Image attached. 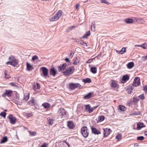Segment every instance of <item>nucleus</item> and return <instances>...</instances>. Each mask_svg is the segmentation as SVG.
I'll list each match as a JSON object with an SVG mask.
<instances>
[{
	"instance_id": "1",
	"label": "nucleus",
	"mask_w": 147,
	"mask_h": 147,
	"mask_svg": "<svg viewBox=\"0 0 147 147\" xmlns=\"http://www.w3.org/2000/svg\"><path fill=\"white\" fill-rule=\"evenodd\" d=\"M62 13V11L61 10H59L57 12L55 15L49 18V21L51 22H54L57 20L61 17Z\"/></svg>"
},
{
	"instance_id": "2",
	"label": "nucleus",
	"mask_w": 147,
	"mask_h": 147,
	"mask_svg": "<svg viewBox=\"0 0 147 147\" xmlns=\"http://www.w3.org/2000/svg\"><path fill=\"white\" fill-rule=\"evenodd\" d=\"M74 71V67H71L67 68L65 71L63 72V74L65 76H69L72 74Z\"/></svg>"
},
{
	"instance_id": "3",
	"label": "nucleus",
	"mask_w": 147,
	"mask_h": 147,
	"mask_svg": "<svg viewBox=\"0 0 147 147\" xmlns=\"http://www.w3.org/2000/svg\"><path fill=\"white\" fill-rule=\"evenodd\" d=\"M81 132L83 136L85 137H87L88 135V129L87 127H83L81 128Z\"/></svg>"
},
{
	"instance_id": "4",
	"label": "nucleus",
	"mask_w": 147,
	"mask_h": 147,
	"mask_svg": "<svg viewBox=\"0 0 147 147\" xmlns=\"http://www.w3.org/2000/svg\"><path fill=\"white\" fill-rule=\"evenodd\" d=\"M69 86L70 89L73 90L76 88H80L81 86L78 83L74 84L73 83H71L70 84Z\"/></svg>"
},
{
	"instance_id": "5",
	"label": "nucleus",
	"mask_w": 147,
	"mask_h": 147,
	"mask_svg": "<svg viewBox=\"0 0 147 147\" xmlns=\"http://www.w3.org/2000/svg\"><path fill=\"white\" fill-rule=\"evenodd\" d=\"M8 118L9 120L10 123L11 124H14L16 122V118L12 115H9Z\"/></svg>"
},
{
	"instance_id": "6",
	"label": "nucleus",
	"mask_w": 147,
	"mask_h": 147,
	"mask_svg": "<svg viewBox=\"0 0 147 147\" xmlns=\"http://www.w3.org/2000/svg\"><path fill=\"white\" fill-rule=\"evenodd\" d=\"M42 70L43 75L44 77L47 76L48 74V69L46 67H42L40 68Z\"/></svg>"
},
{
	"instance_id": "7",
	"label": "nucleus",
	"mask_w": 147,
	"mask_h": 147,
	"mask_svg": "<svg viewBox=\"0 0 147 147\" xmlns=\"http://www.w3.org/2000/svg\"><path fill=\"white\" fill-rule=\"evenodd\" d=\"M140 85V78L139 77H136L134 79L133 83V86L137 87Z\"/></svg>"
},
{
	"instance_id": "8",
	"label": "nucleus",
	"mask_w": 147,
	"mask_h": 147,
	"mask_svg": "<svg viewBox=\"0 0 147 147\" xmlns=\"http://www.w3.org/2000/svg\"><path fill=\"white\" fill-rule=\"evenodd\" d=\"M66 112L64 109L60 108L59 109L58 111V114L59 116H64L65 115Z\"/></svg>"
},
{
	"instance_id": "9",
	"label": "nucleus",
	"mask_w": 147,
	"mask_h": 147,
	"mask_svg": "<svg viewBox=\"0 0 147 147\" xmlns=\"http://www.w3.org/2000/svg\"><path fill=\"white\" fill-rule=\"evenodd\" d=\"M104 130V135L105 136H107L111 132V131L109 128L103 129Z\"/></svg>"
},
{
	"instance_id": "10",
	"label": "nucleus",
	"mask_w": 147,
	"mask_h": 147,
	"mask_svg": "<svg viewBox=\"0 0 147 147\" xmlns=\"http://www.w3.org/2000/svg\"><path fill=\"white\" fill-rule=\"evenodd\" d=\"M111 86L113 89L117 88L118 87V85L116 81H112L111 84Z\"/></svg>"
},
{
	"instance_id": "11",
	"label": "nucleus",
	"mask_w": 147,
	"mask_h": 147,
	"mask_svg": "<svg viewBox=\"0 0 147 147\" xmlns=\"http://www.w3.org/2000/svg\"><path fill=\"white\" fill-rule=\"evenodd\" d=\"M6 63L7 64H9L10 65L14 67L15 66L17 65V63L16 60L15 59L12 60L11 61L7 62Z\"/></svg>"
},
{
	"instance_id": "12",
	"label": "nucleus",
	"mask_w": 147,
	"mask_h": 147,
	"mask_svg": "<svg viewBox=\"0 0 147 147\" xmlns=\"http://www.w3.org/2000/svg\"><path fill=\"white\" fill-rule=\"evenodd\" d=\"M12 92V91L10 90H6L4 94L3 95V96L4 97H5L6 96L10 97L11 96V93Z\"/></svg>"
},
{
	"instance_id": "13",
	"label": "nucleus",
	"mask_w": 147,
	"mask_h": 147,
	"mask_svg": "<svg viewBox=\"0 0 147 147\" xmlns=\"http://www.w3.org/2000/svg\"><path fill=\"white\" fill-rule=\"evenodd\" d=\"M134 19H132L129 18H126L124 20L125 22L127 24H132L134 22Z\"/></svg>"
},
{
	"instance_id": "14",
	"label": "nucleus",
	"mask_w": 147,
	"mask_h": 147,
	"mask_svg": "<svg viewBox=\"0 0 147 147\" xmlns=\"http://www.w3.org/2000/svg\"><path fill=\"white\" fill-rule=\"evenodd\" d=\"M91 129L92 133L95 134H100V132L99 130L92 127H91Z\"/></svg>"
},
{
	"instance_id": "15",
	"label": "nucleus",
	"mask_w": 147,
	"mask_h": 147,
	"mask_svg": "<svg viewBox=\"0 0 147 147\" xmlns=\"http://www.w3.org/2000/svg\"><path fill=\"white\" fill-rule=\"evenodd\" d=\"M50 75L54 76L57 73L56 71L54 68H52L50 70Z\"/></svg>"
},
{
	"instance_id": "16",
	"label": "nucleus",
	"mask_w": 147,
	"mask_h": 147,
	"mask_svg": "<svg viewBox=\"0 0 147 147\" xmlns=\"http://www.w3.org/2000/svg\"><path fill=\"white\" fill-rule=\"evenodd\" d=\"M40 86L39 84L38 83H34L33 85V88L34 90H35L37 89H39Z\"/></svg>"
},
{
	"instance_id": "17",
	"label": "nucleus",
	"mask_w": 147,
	"mask_h": 147,
	"mask_svg": "<svg viewBox=\"0 0 147 147\" xmlns=\"http://www.w3.org/2000/svg\"><path fill=\"white\" fill-rule=\"evenodd\" d=\"M93 96V93L90 92L88 94L84 96V98L85 99H88Z\"/></svg>"
},
{
	"instance_id": "18",
	"label": "nucleus",
	"mask_w": 147,
	"mask_h": 147,
	"mask_svg": "<svg viewBox=\"0 0 147 147\" xmlns=\"http://www.w3.org/2000/svg\"><path fill=\"white\" fill-rule=\"evenodd\" d=\"M26 66L27 69L28 71H31L33 69V66L28 62L26 63Z\"/></svg>"
},
{
	"instance_id": "19",
	"label": "nucleus",
	"mask_w": 147,
	"mask_h": 147,
	"mask_svg": "<svg viewBox=\"0 0 147 147\" xmlns=\"http://www.w3.org/2000/svg\"><path fill=\"white\" fill-rule=\"evenodd\" d=\"M133 85H130L129 87L127 89V90L128 94H130L133 90Z\"/></svg>"
},
{
	"instance_id": "20",
	"label": "nucleus",
	"mask_w": 147,
	"mask_h": 147,
	"mask_svg": "<svg viewBox=\"0 0 147 147\" xmlns=\"http://www.w3.org/2000/svg\"><path fill=\"white\" fill-rule=\"evenodd\" d=\"M144 124L143 123H138L137 124V129L138 130H140L141 128L142 127H145L144 126Z\"/></svg>"
},
{
	"instance_id": "21",
	"label": "nucleus",
	"mask_w": 147,
	"mask_h": 147,
	"mask_svg": "<svg viewBox=\"0 0 147 147\" xmlns=\"http://www.w3.org/2000/svg\"><path fill=\"white\" fill-rule=\"evenodd\" d=\"M129 77L127 75H125L123 76L122 78V80L124 82H125L127 81H128L129 80Z\"/></svg>"
},
{
	"instance_id": "22",
	"label": "nucleus",
	"mask_w": 147,
	"mask_h": 147,
	"mask_svg": "<svg viewBox=\"0 0 147 147\" xmlns=\"http://www.w3.org/2000/svg\"><path fill=\"white\" fill-rule=\"evenodd\" d=\"M134 63L133 62H130L128 63L127 65V67L129 69L131 68L134 66Z\"/></svg>"
},
{
	"instance_id": "23",
	"label": "nucleus",
	"mask_w": 147,
	"mask_h": 147,
	"mask_svg": "<svg viewBox=\"0 0 147 147\" xmlns=\"http://www.w3.org/2000/svg\"><path fill=\"white\" fill-rule=\"evenodd\" d=\"M67 126L70 129L73 128L74 127V125L73 123L70 121L68 122Z\"/></svg>"
},
{
	"instance_id": "24",
	"label": "nucleus",
	"mask_w": 147,
	"mask_h": 147,
	"mask_svg": "<svg viewBox=\"0 0 147 147\" xmlns=\"http://www.w3.org/2000/svg\"><path fill=\"white\" fill-rule=\"evenodd\" d=\"M91 72L93 74H95L97 72V69L95 67H91L90 68Z\"/></svg>"
},
{
	"instance_id": "25",
	"label": "nucleus",
	"mask_w": 147,
	"mask_h": 147,
	"mask_svg": "<svg viewBox=\"0 0 147 147\" xmlns=\"http://www.w3.org/2000/svg\"><path fill=\"white\" fill-rule=\"evenodd\" d=\"M105 119V117L103 116H100L98 117L97 121L101 122L103 121Z\"/></svg>"
},
{
	"instance_id": "26",
	"label": "nucleus",
	"mask_w": 147,
	"mask_h": 147,
	"mask_svg": "<svg viewBox=\"0 0 147 147\" xmlns=\"http://www.w3.org/2000/svg\"><path fill=\"white\" fill-rule=\"evenodd\" d=\"M119 107L120 110L123 111H125L126 109V108L125 106L122 105H119Z\"/></svg>"
},
{
	"instance_id": "27",
	"label": "nucleus",
	"mask_w": 147,
	"mask_h": 147,
	"mask_svg": "<svg viewBox=\"0 0 147 147\" xmlns=\"http://www.w3.org/2000/svg\"><path fill=\"white\" fill-rule=\"evenodd\" d=\"M90 31H89L86 33L82 37V38H87L88 36L90 35Z\"/></svg>"
},
{
	"instance_id": "28",
	"label": "nucleus",
	"mask_w": 147,
	"mask_h": 147,
	"mask_svg": "<svg viewBox=\"0 0 147 147\" xmlns=\"http://www.w3.org/2000/svg\"><path fill=\"white\" fill-rule=\"evenodd\" d=\"M28 103L29 105H34L35 104L34 102V98H32L31 100L29 101L28 102Z\"/></svg>"
},
{
	"instance_id": "29",
	"label": "nucleus",
	"mask_w": 147,
	"mask_h": 147,
	"mask_svg": "<svg viewBox=\"0 0 147 147\" xmlns=\"http://www.w3.org/2000/svg\"><path fill=\"white\" fill-rule=\"evenodd\" d=\"M42 105L44 107L45 109H47L49 108L50 107V104L47 103H44L42 104Z\"/></svg>"
},
{
	"instance_id": "30",
	"label": "nucleus",
	"mask_w": 147,
	"mask_h": 147,
	"mask_svg": "<svg viewBox=\"0 0 147 147\" xmlns=\"http://www.w3.org/2000/svg\"><path fill=\"white\" fill-rule=\"evenodd\" d=\"M47 121L48 123L51 125L53 123V119H51L50 118L47 119Z\"/></svg>"
},
{
	"instance_id": "31",
	"label": "nucleus",
	"mask_w": 147,
	"mask_h": 147,
	"mask_svg": "<svg viewBox=\"0 0 147 147\" xmlns=\"http://www.w3.org/2000/svg\"><path fill=\"white\" fill-rule=\"evenodd\" d=\"M8 139L7 137H4L1 141V143H3L6 142L7 141Z\"/></svg>"
},
{
	"instance_id": "32",
	"label": "nucleus",
	"mask_w": 147,
	"mask_h": 147,
	"mask_svg": "<svg viewBox=\"0 0 147 147\" xmlns=\"http://www.w3.org/2000/svg\"><path fill=\"white\" fill-rule=\"evenodd\" d=\"M83 81L86 83H89L91 82V80L90 78H86L85 79H83Z\"/></svg>"
},
{
	"instance_id": "33",
	"label": "nucleus",
	"mask_w": 147,
	"mask_h": 147,
	"mask_svg": "<svg viewBox=\"0 0 147 147\" xmlns=\"http://www.w3.org/2000/svg\"><path fill=\"white\" fill-rule=\"evenodd\" d=\"M29 94L28 93L27 95L24 96V99L26 101L29 98Z\"/></svg>"
},
{
	"instance_id": "34",
	"label": "nucleus",
	"mask_w": 147,
	"mask_h": 147,
	"mask_svg": "<svg viewBox=\"0 0 147 147\" xmlns=\"http://www.w3.org/2000/svg\"><path fill=\"white\" fill-rule=\"evenodd\" d=\"M79 43L83 45L84 46H87V44L84 41L81 40L79 42Z\"/></svg>"
},
{
	"instance_id": "35",
	"label": "nucleus",
	"mask_w": 147,
	"mask_h": 147,
	"mask_svg": "<svg viewBox=\"0 0 147 147\" xmlns=\"http://www.w3.org/2000/svg\"><path fill=\"white\" fill-rule=\"evenodd\" d=\"M7 71H5L4 74L5 76L4 78H10L9 76L7 74Z\"/></svg>"
},
{
	"instance_id": "36",
	"label": "nucleus",
	"mask_w": 147,
	"mask_h": 147,
	"mask_svg": "<svg viewBox=\"0 0 147 147\" xmlns=\"http://www.w3.org/2000/svg\"><path fill=\"white\" fill-rule=\"evenodd\" d=\"M97 107H94L93 108H90V109L89 110V111H88L89 113H91L92 111H93L94 109H96Z\"/></svg>"
},
{
	"instance_id": "37",
	"label": "nucleus",
	"mask_w": 147,
	"mask_h": 147,
	"mask_svg": "<svg viewBox=\"0 0 147 147\" xmlns=\"http://www.w3.org/2000/svg\"><path fill=\"white\" fill-rule=\"evenodd\" d=\"M6 113L5 112H2L0 113V116L2 117H3L4 118H5L6 116Z\"/></svg>"
},
{
	"instance_id": "38",
	"label": "nucleus",
	"mask_w": 147,
	"mask_h": 147,
	"mask_svg": "<svg viewBox=\"0 0 147 147\" xmlns=\"http://www.w3.org/2000/svg\"><path fill=\"white\" fill-rule=\"evenodd\" d=\"M67 65V64L66 63H64L62 65H60V66L61 67L63 70H64L65 69Z\"/></svg>"
},
{
	"instance_id": "39",
	"label": "nucleus",
	"mask_w": 147,
	"mask_h": 147,
	"mask_svg": "<svg viewBox=\"0 0 147 147\" xmlns=\"http://www.w3.org/2000/svg\"><path fill=\"white\" fill-rule=\"evenodd\" d=\"M144 138L142 136L138 137L137 140H144Z\"/></svg>"
},
{
	"instance_id": "40",
	"label": "nucleus",
	"mask_w": 147,
	"mask_h": 147,
	"mask_svg": "<svg viewBox=\"0 0 147 147\" xmlns=\"http://www.w3.org/2000/svg\"><path fill=\"white\" fill-rule=\"evenodd\" d=\"M116 138L118 140V141H119L121 140V136L120 135H117L116 136Z\"/></svg>"
},
{
	"instance_id": "41",
	"label": "nucleus",
	"mask_w": 147,
	"mask_h": 147,
	"mask_svg": "<svg viewBox=\"0 0 147 147\" xmlns=\"http://www.w3.org/2000/svg\"><path fill=\"white\" fill-rule=\"evenodd\" d=\"M38 57L37 55H35L34 56L32 57V60H33V61H35L37 59H38Z\"/></svg>"
},
{
	"instance_id": "42",
	"label": "nucleus",
	"mask_w": 147,
	"mask_h": 147,
	"mask_svg": "<svg viewBox=\"0 0 147 147\" xmlns=\"http://www.w3.org/2000/svg\"><path fill=\"white\" fill-rule=\"evenodd\" d=\"M135 20H136V21H141V22H144L143 19H141V18H134Z\"/></svg>"
},
{
	"instance_id": "43",
	"label": "nucleus",
	"mask_w": 147,
	"mask_h": 147,
	"mask_svg": "<svg viewBox=\"0 0 147 147\" xmlns=\"http://www.w3.org/2000/svg\"><path fill=\"white\" fill-rule=\"evenodd\" d=\"M90 105H86L85 106V109L86 110L88 111H89V110L90 109Z\"/></svg>"
},
{
	"instance_id": "44",
	"label": "nucleus",
	"mask_w": 147,
	"mask_h": 147,
	"mask_svg": "<svg viewBox=\"0 0 147 147\" xmlns=\"http://www.w3.org/2000/svg\"><path fill=\"white\" fill-rule=\"evenodd\" d=\"M142 47L144 49H147V44H146V43H144L142 45Z\"/></svg>"
},
{
	"instance_id": "45",
	"label": "nucleus",
	"mask_w": 147,
	"mask_h": 147,
	"mask_svg": "<svg viewBox=\"0 0 147 147\" xmlns=\"http://www.w3.org/2000/svg\"><path fill=\"white\" fill-rule=\"evenodd\" d=\"M100 2L102 3H104L106 4H109V3L106 0H101Z\"/></svg>"
},
{
	"instance_id": "46",
	"label": "nucleus",
	"mask_w": 147,
	"mask_h": 147,
	"mask_svg": "<svg viewBox=\"0 0 147 147\" xmlns=\"http://www.w3.org/2000/svg\"><path fill=\"white\" fill-rule=\"evenodd\" d=\"M79 63V61L77 59H76L73 62V64L75 65H77Z\"/></svg>"
},
{
	"instance_id": "47",
	"label": "nucleus",
	"mask_w": 147,
	"mask_h": 147,
	"mask_svg": "<svg viewBox=\"0 0 147 147\" xmlns=\"http://www.w3.org/2000/svg\"><path fill=\"white\" fill-rule=\"evenodd\" d=\"M139 97L141 99H144V95L143 94L140 95V96H139Z\"/></svg>"
},
{
	"instance_id": "48",
	"label": "nucleus",
	"mask_w": 147,
	"mask_h": 147,
	"mask_svg": "<svg viewBox=\"0 0 147 147\" xmlns=\"http://www.w3.org/2000/svg\"><path fill=\"white\" fill-rule=\"evenodd\" d=\"M48 144L46 143H44L40 146V147H47Z\"/></svg>"
},
{
	"instance_id": "49",
	"label": "nucleus",
	"mask_w": 147,
	"mask_h": 147,
	"mask_svg": "<svg viewBox=\"0 0 147 147\" xmlns=\"http://www.w3.org/2000/svg\"><path fill=\"white\" fill-rule=\"evenodd\" d=\"M121 51L122 52V53L123 54L126 51V49L125 48H122L121 50Z\"/></svg>"
},
{
	"instance_id": "50",
	"label": "nucleus",
	"mask_w": 147,
	"mask_h": 147,
	"mask_svg": "<svg viewBox=\"0 0 147 147\" xmlns=\"http://www.w3.org/2000/svg\"><path fill=\"white\" fill-rule=\"evenodd\" d=\"M142 60L143 61H145L147 59V57L146 56L143 57L142 58Z\"/></svg>"
},
{
	"instance_id": "51",
	"label": "nucleus",
	"mask_w": 147,
	"mask_h": 147,
	"mask_svg": "<svg viewBox=\"0 0 147 147\" xmlns=\"http://www.w3.org/2000/svg\"><path fill=\"white\" fill-rule=\"evenodd\" d=\"M144 89L146 93L147 94V86H144Z\"/></svg>"
},
{
	"instance_id": "52",
	"label": "nucleus",
	"mask_w": 147,
	"mask_h": 147,
	"mask_svg": "<svg viewBox=\"0 0 147 147\" xmlns=\"http://www.w3.org/2000/svg\"><path fill=\"white\" fill-rule=\"evenodd\" d=\"M74 55V53H73V52H71L69 55V57L70 58H71L73 57Z\"/></svg>"
},
{
	"instance_id": "53",
	"label": "nucleus",
	"mask_w": 147,
	"mask_h": 147,
	"mask_svg": "<svg viewBox=\"0 0 147 147\" xmlns=\"http://www.w3.org/2000/svg\"><path fill=\"white\" fill-rule=\"evenodd\" d=\"M116 52L118 53V54H123V53H122V52L121 51V50L120 51H116Z\"/></svg>"
},
{
	"instance_id": "54",
	"label": "nucleus",
	"mask_w": 147,
	"mask_h": 147,
	"mask_svg": "<svg viewBox=\"0 0 147 147\" xmlns=\"http://www.w3.org/2000/svg\"><path fill=\"white\" fill-rule=\"evenodd\" d=\"M30 134L32 135H34L35 134H36V132H29Z\"/></svg>"
},
{
	"instance_id": "55",
	"label": "nucleus",
	"mask_w": 147,
	"mask_h": 147,
	"mask_svg": "<svg viewBox=\"0 0 147 147\" xmlns=\"http://www.w3.org/2000/svg\"><path fill=\"white\" fill-rule=\"evenodd\" d=\"M80 5L78 4H77L76 6V9L78 10Z\"/></svg>"
},
{
	"instance_id": "56",
	"label": "nucleus",
	"mask_w": 147,
	"mask_h": 147,
	"mask_svg": "<svg viewBox=\"0 0 147 147\" xmlns=\"http://www.w3.org/2000/svg\"><path fill=\"white\" fill-rule=\"evenodd\" d=\"M62 70H63V69H62V68L60 66L59 68V71H60Z\"/></svg>"
},
{
	"instance_id": "57",
	"label": "nucleus",
	"mask_w": 147,
	"mask_h": 147,
	"mask_svg": "<svg viewBox=\"0 0 147 147\" xmlns=\"http://www.w3.org/2000/svg\"><path fill=\"white\" fill-rule=\"evenodd\" d=\"M92 61V59H89L87 61V63H90V62H91Z\"/></svg>"
},
{
	"instance_id": "58",
	"label": "nucleus",
	"mask_w": 147,
	"mask_h": 147,
	"mask_svg": "<svg viewBox=\"0 0 147 147\" xmlns=\"http://www.w3.org/2000/svg\"><path fill=\"white\" fill-rule=\"evenodd\" d=\"M135 46L136 47H142V45H135Z\"/></svg>"
},
{
	"instance_id": "59",
	"label": "nucleus",
	"mask_w": 147,
	"mask_h": 147,
	"mask_svg": "<svg viewBox=\"0 0 147 147\" xmlns=\"http://www.w3.org/2000/svg\"><path fill=\"white\" fill-rule=\"evenodd\" d=\"M75 27V26H72L71 27H70L69 29V30H71L72 28H74V27Z\"/></svg>"
},
{
	"instance_id": "60",
	"label": "nucleus",
	"mask_w": 147,
	"mask_h": 147,
	"mask_svg": "<svg viewBox=\"0 0 147 147\" xmlns=\"http://www.w3.org/2000/svg\"><path fill=\"white\" fill-rule=\"evenodd\" d=\"M65 60L67 61V62H69V59L68 58H66L65 59Z\"/></svg>"
},
{
	"instance_id": "61",
	"label": "nucleus",
	"mask_w": 147,
	"mask_h": 147,
	"mask_svg": "<svg viewBox=\"0 0 147 147\" xmlns=\"http://www.w3.org/2000/svg\"><path fill=\"white\" fill-rule=\"evenodd\" d=\"M92 25L91 26V30H93V31H94V30H95V26H94V28H92Z\"/></svg>"
},
{
	"instance_id": "62",
	"label": "nucleus",
	"mask_w": 147,
	"mask_h": 147,
	"mask_svg": "<svg viewBox=\"0 0 147 147\" xmlns=\"http://www.w3.org/2000/svg\"><path fill=\"white\" fill-rule=\"evenodd\" d=\"M11 84V86H15V85L14 84V83H12Z\"/></svg>"
},
{
	"instance_id": "63",
	"label": "nucleus",
	"mask_w": 147,
	"mask_h": 147,
	"mask_svg": "<svg viewBox=\"0 0 147 147\" xmlns=\"http://www.w3.org/2000/svg\"><path fill=\"white\" fill-rule=\"evenodd\" d=\"M4 111H5V112H6V111H7V110L5 109V110H4Z\"/></svg>"
},
{
	"instance_id": "64",
	"label": "nucleus",
	"mask_w": 147,
	"mask_h": 147,
	"mask_svg": "<svg viewBox=\"0 0 147 147\" xmlns=\"http://www.w3.org/2000/svg\"><path fill=\"white\" fill-rule=\"evenodd\" d=\"M10 57H9V59H10Z\"/></svg>"
}]
</instances>
